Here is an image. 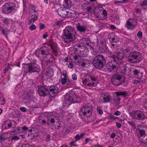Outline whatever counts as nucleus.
I'll use <instances>...</instances> for the list:
<instances>
[{
	"label": "nucleus",
	"mask_w": 147,
	"mask_h": 147,
	"mask_svg": "<svg viewBox=\"0 0 147 147\" xmlns=\"http://www.w3.org/2000/svg\"><path fill=\"white\" fill-rule=\"evenodd\" d=\"M8 135L6 134H2L0 137V140H3L4 139L8 138Z\"/></svg>",
	"instance_id": "nucleus-38"
},
{
	"label": "nucleus",
	"mask_w": 147,
	"mask_h": 147,
	"mask_svg": "<svg viewBox=\"0 0 147 147\" xmlns=\"http://www.w3.org/2000/svg\"><path fill=\"white\" fill-rule=\"evenodd\" d=\"M119 69V72L121 74L124 75L126 73V67L125 65H119L117 67Z\"/></svg>",
	"instance_id": "nucleus-28"
},
{
	"label": "nucleus",
	"mask_w": 147,
	"mask_h": 147,
	"mask_svg": "<svg viewBox=\"0 0 147 147\" xmlns=\"http://www.w3.org/2000/svg\"><path fill=\"white\" fill-rule=\"evenodd\" d=\"M127 93L125 91L118 92L117 94V96H121L124 97L127 96Z\"/></svg>",
	"instance_id": "nucleus-39"
},
{
	"label": "nucleus",
	"mask_w": 147,
	"mask_h": 147,
	"mask_svg": "<svg viewBox=\"0 0 147 147\" xmlns=\"http://www.w3.org/2000/svg\"><path fill=\"white\" fill-rule=\"evenodd\" d=\"M83 41L84 44L86 45L90 46L91 48H92L93 46H90L92 43L90 42V41L89 39L87 38H84L82 39Z\"/></svg>",
	"instance_id": "nucleus-32"
},
{
	"label": "nucleus",
	"mask_w": 147,
	"mask_h": 147,
	"mask_svg": "<svg viewBox=\"0 0 147 147\" xmlns=\"http://www.w3.org/2000/svg\"><path fill=\"white\" fill-rule=\"evenodd\" d=\"M49 90V94L52 97L56 96L59 92V88L56 86H50Z\"/></svg>",
	"instance_id": "nucleus-19"
},
{
	"label": "nucleus",
	"mask_w": 147,
	"mask_h": 147,
	"mask_svg": "<svg viewBox=\"0 0 147 147\" xmlns=\"http://www.w3.org/2000/svg\"><path fill=\"white\" fill-rule=\"evenodd\" d=\"M63 6L66 9L70 8L71 6V0H64Z\"/></svg>",
	"instance_id": "nucleus-29"
},
{
	"label": "nucleus",
	"mask_w": 147,
	"mask_h": 147,
	"mask_svg": "<svg viewBox=\"0 0 147 147\" xmlns=\"http://www.w3.org/2000/svg\"><path fill=\"white\" fill-rule=\"evenodd\" d=\"M29 20L28 24H30L34 22L38 18L37 11H36L35 7L33 5H31L29 7Z\"/></svg>",
	"instance_id": "nucleus-7"
},
{
	"label": "nucleus",
	"mask_w": 147,
	"mask_h": 147,
	"mask_svg": "<svg viewBox=\"0 0 147 147\" xmlns=\"http://www.w3.org/2000/svg\"><path fill=\"white\" fill-rule=\"evenodd\" d=\"M34 91L30 90L26 92L24 95V99H29L30 98L33 96Z\"/></svg>",
	"instance_id": "nucleus-26"
},
{
	"label": "nucleus",
	"mask_w": 147,
	"mask_h": 147,
	"mask_svg": "<svg viewBox=\"0 0 147 147\" xmlns=\"http://www.w3.org/2000/svg\"><path fill=\"white\" fill-rule=\"evenodd\" d=\"M1 31V32L2 34L5 36L6 38H7V32L8 31V30L7 29H3L0 28Z\"/></svg>",
	"instance_id": "nucleus-40"
},
{
	"label": "nucleus",
	"mask_w": 147,
	"mask_h": 147,
	"mask_svg": "<svg viewBox=\"0 0 147 147\" xmlns=\"http://www.w3.org/2000/svg\"><path fill=\"white\" fill-rule=\"evenodd\" d=\"M61 37L63 40L67 44H73L75 42L76 33L74 28L71 26L66 27L63 30Z\"/></svg>",
	"instance_id": "nucleus-1"
},
{
	"label": "nucleus",
	"mask_w": 147,
	"mask_h": 147,
	"mask_svg": "<svg viewBox=\"0 0 147 147\" xmlns=\"http://www.w3.org/2000/svg\"><path fill=\"white\" fill-rule=\"evenodd\" d=\"M108 38L109 41L112 42H117L119 41V38L114 33H109Z\"/></svg>",
	"instance_id": "nucleus-20"
},
{
	"label": "nucleus",
	"mask_w": 147,
	"mask_h": 147,
	"mask_svg": "<svg viewBox=\"0 0 147 147\" xmlns=\"http://www.w3.org/2000/svg\"><path fill=\"white\" fill-rule=\"evenodd\" d=\"M138 79V80H133L132 83L135 84H137L138 83L141 82L142 81V80H141L142 79Z\"/></svg>",
	"instance_id": "nucleus-47"
},
{
	"label": "nucleus",
	"mask_w": 147,
	"mask_h": 147,
	"mask_svg": "<svg viewBox=\"0 0 147 147\" xmlns=\"http://www.w3.org/2000/svg\"><path fill=\"white\" fill-rule=\"evenodd\" d=\"M128 123L129 125L131 126L132 128L133 129H136V128L138 127H136V123L133 121H129L128 122Z\"/></svg>",
	"instance_id": "nucleus-36"
},
{
	"label": "nucleus",
	"mask_w": 147,
	"mask_h": 147,
	"mask_svg": "<svg viewBox=\"0 0 147 147\" xmlns=\"http://www.w3.org/2000/svg\"><path fill=\"white\" fill-rule=\"evenodd\" d=\"M67 17L69 18H73L75 17L77 15V13L75 11L69 10L67 13Z\"/></svg>",
	"instance_id": "nucleus-30"
},
{
	"label": "nucleus",
	"mask_w": 147,
	"mask_h": 147,
	"mask_svg": "<svg viewBox=\"0 0 147 147\" xmlns=\"http://www.w3.org/2000/svg\"><path fill=\"white\" fill-rule=\"evenodd\" d=\"M86 77L91 80V82L87 83V86H96L98 82L97 77L94 75L87 74L86 75Z\"/></svg>",
	"instance_id": "nucleus-16"
},
{
	"label": "nucleus",
	"mask_w": 147,
	"mask_h": 147,
	"mask_svg": "<svg viewBox=\"0 0 147 147\" xmlns=\"http://www.w3.org/2000/svg\"><path fill=\"white\" fill-rule=\"evenodd\" d=\"M29 28L31 30H34L36 29V26L32 24V25L29 27Z\"/></svg>",
	"instance_id": "nucleus-51"
},
{
	"label": "nucleus",
	"mask_w": 147,
	"mask_h": 147,
	"mask_svg": "<svg viewBox=\"0 0 147 147\" xmlns=\"http://www.w3.org/2000/svg\"><path fill=\"white\" fill-rule=\"evenodd\" d=\"M84 133H82L80 135L77 134L75 137V139H76L77 140H79L82 137L84 136Z\"/></svg>",
	"instance_id": "nucleus-42"
},
{
	"label": "nucleus",
	"mask_w": 147,
	"mask_h": 147,
	"mask_svg": "<svg viewBox=\"0 0 147 147\" xmlns=\"http://www.w3.org/2000/svg\"><path fill=\"white\" fill-rule=\"evenodd\" d=\"M111 96L108 93H102L99 99V101L100 103H105L109 102L111 101Z\"/></svg>",
	"instance_id": "nucleus-15"
},
{
	"label": "nucleus",
	"mask_w": 147,
	"mask_h": 147,
	"mask_svg": "<svg viewBox=\"0 0 147 147\" xmlns=\"http://www.w3.org/2000/svg\"><path fill=\"white\" fill-rule=\"evenodd\" d=\"M30 144H22L21 146V147H30Z\"/></svg>",
	"instance_id": "nucleus-53"
},
{
	"label": "nucleus",
	"mask_w": 147,
	"mask_h": 147,
	"mask_svg": "<svg viewBox=\"0 0 147 147\" xmlns=\"http://www.w3.org/2000/svg\"><path fill=\"white\" fill-rule=\"evenodd\" d=\"M139 126H138L136 128V130L138 131L137 132L138 136L139 138L141 139H142L143 138L146 136V131L144 130H140L139 129Z\"/></svg>",
	"instance_id": "nucleus-22"
},
{
	"label": "nucleus",
	"mask_w": 147,
	"mask_h": 147,
	"mask_svg": "<svg viewBox=\"0 0 147 147\" xmlns=\"http://www.w3.org/2000/svg\"><path fill=\"white\" fill-rule=\"evenodd\" d=\"M23 70L24 73L29 74L32 72H36L38 73L40 71V68L39 66L36 63H30L25 65Z\"/></svg>",
	"instance_id": "nucleus-3"
},
{
	"label": "nucleus",
	"mask_w": 147,
	"mask_h": 147,
	"mask_svg": "<svg viewBox=\"0 0 147 147\" xmlns=\"http://www.w3.org/2000/svg\"><path fill=\"white\" fill-rule=\"evenodd\" d=\"M51 49L53 53H56L57 52L56 47L53 45H51L47 46H43L40 48V53L42 55H45L47 57L50 54V50Z\"/></svg>",
	"instance_id": "nucleus-9"
},
{
	"label": "nucleus",
	"mask_w": 147,
	"mask_h": 147,
	"mask_svg": "<svg viewBox=\"0 0 147 147\" xmlns=\"http://www.w3.org/2000/svg\"><path fill=\"white\" fill-rule=\"evenodd\" d=\"M144 139H142L143 142V143L145 144H147V137L145 138L144 137Z\"/></svg>",
	"instance_id": "nucleus-58"
},
{
	"label": "nucleus",
	"mask_w": 147,
	"mask_h": 147,
	"mask_svg": "<svg viewBox=\"0 0 147 147\" xmlns=\"http://www.w3.org/2000/svg\"><path fill=\"white\" fill-rule=\"evenodd\" d=\"M40 30L44 29L45 27V25L42 23H40Z\"/></svg>",
	"instance_id": "nucleus-52"
},
{
	"label": "nucleus",
	"mask_w": 147,
	"mask_h": 147,
	"mask_svg": "<svg viewBox=\"0 0 147 147\" xmlns=\"http://www.w3.org/2000/svg\"><path fill=\"white\" fill-rule=\"evenodd\" d=\"M116 125L118 128H120L121 126V124L120 123L118 122L116 123Z\"/></svg>",
	"instance_id": "nucleus-64"
},
{
	"label": "nucleus",
	"mask_w": 147,
	"mask_h": 147,
	"mask_svg": "<svg viewBox=\"0 0 147 147\" xmlns=\"http://www.w3.org/2000/svg\"><path fill=\"white\" fill-rule=\"evenodd\" d=\"M75 144V142L72 141V142H71L70 143V145L71 146H77V145H76Z\"/></svg>",
	"instance_id": "nucleus-62"
},
{
	"label": "nucleus",
	"mask_w": 147,
	"mask_h": 147,
	"mask_svg": "<svg viewBox=\"0 0 147 147\" xmlns=\"http://www.w3.org/2000/svg\"><path fill=\"white\" fill-rule=\"evenodd\" d=\"M38 120L39 123H40L41 125H44L46 123V121L44 118L41 116L39 117Z\"/></svg>",
	"instance_id": "nucleus-34"
},
{
	"label": "nucleus",
	"mask_w": 147,
	"mask_h": 147,
	"mask_svg": "<svg viewBox=\"0 0 147 147\" xmlns=\"http://www.w3.org/2000/svg\"><path fill=\"white\" fill-rule=\"evenodd\" d=\"M92 111V107L87 105H84L81 109L84 116L87 117H90L91 115Z\"/></svg>",
	"instance_id": "nucleus-14"
},
{
	"label": "nucleus",
	"mask_w": 147,
	"mask_h": 147,
	"mask_svg": "<svg viewBox=\"0 0 147 147\" xmlns=\"http://www.w3.org/2000/svg\"><path fill=\"white\" fill-rule=\"evenodd\" d=\"M127 59L129 62L131 63L140 62L142 60L141 54L137 51L131 52L128 57Z\"/></svg>",
	"instance_id": "nucleus-6"
},
{
	"label": "nucleus",
	"mask_w": 147,
	"mask_h": 147,
	"mask_svg": "<svg viewBox=\"0 0 147 147\" xmlns=\"http://www.w3.org/2000/svg\"><path fill=\"white\" fill-rule=\"evenodd\" d=\"M78 98V96L76 93L66 94L64 101V105L68 107L73 103H77L79 101L77 99Z\"/></svg>",
	"instance_id": "nucleus-5"
},
{
	"label": "nucleus",
	"mask_w": 147,
	"mask_h": 147,
	"mask_svg": "<svg viewBox=\"0 0 147 147\" xmlns=\"http://www.w3.org/2000/svg\"><path fill=\"white\" fill-rule=\"evenodd\" d=\"M124 78L120 74H114L111 79L112 83L116 86H119L122 84L124 82Z\"/></svg>",
	"instance_id": "nucleus-12"
},
{
	"label": "nucleus",
	"mask_w": 147,
	"mask_h": 147,
	"mask_svg": "<svg viewBox=\"0 0 147 147\" xmlns=\"http://www.w3.org/2000/svg\"><path fill=\"white\" fill-rule=\"evenodd\" d=\"M94 8V4H91L90 5L87 6L84 8V11L86 12L92 13Z\"/></svg>",
	"instance_id": "nucleus-27"
},
{
	"label": "nucleus",
	"mask_w": 147,
	"mask_h": 147,
	"mask_svg": "<svg viewBox=\"0 0 147 147\" xmlns=\"http://www.w3.org/2000/svg\"><path fill=\"white\" fill-rule=\"evenodd\" d=\"M97 111L99 114L102 115L103 113L102 110L101 109L100 107H97Z\"/></svg>",
	"instance_id": "nucleus-50"
},
{
	"label": "nucleus",
	"mask_w": 147,
	"mask_h": 147,
	"mask_svg": "<svg viewBox=\"0 0 147 147\" xmlns=\"http://www.w3.org/2000/svg\"><path fill=\"white\" fill-rule=\"evenodd\" d=\"M47 119V124L52 126L53 129H58L60 127V121L57 117L53 115H48Z\"/></svg>",
	"instance_id": "nucleus-4"
},
{
	"label": "nucleus",
	"mask_w": 147,
	"mask_h": 147,
	"mask_svg": "<svg viewBox=\"0 0 147 147\" xmlns=\"http://www.w3.org/2000/svg\"><path fill=\"white\" fill-rule=\"evenodd\" d=\"M13 123H14L15 124L16 123V121L13 120H8L3 123V125H7V126H5V128L7 129L10 127L12 126V124Z\"/></svg>",
	"instance_id": "nucleus-25"
},
{
	"label": "nucleus",
	"mask_w": 147,
	"mask_h": 147,
	"mask_svg": "<svg viewBox=\"0 0 147 147\" xmlns=\"http://www.w3.org/2000/svg\"><path fill=\"white\" fill-rule=\"evenodd\" d=\"M78 61L79 64L82 67H84L86 63L82 59H78Z\"/></svg>",
	"instance_id": "nucleus-37"
},
{
	"label": "nucleus",
	"mask_w": 147,
	"mask_h": 147,
	"mask_svg": "<svg viewBox=\"0 0 147 147\" xmlns=\"http://www.w3.org/2000/svg\"><path fill=\"white\" fill-rule=\"evenodd\" d=\"M109 57L111 59L110 61L107 63L106 65L107 68L111 72H114L116 71L118 67L117 61L114 58L113 55L109 56Z\"/></svg>",
	"instance_id": "nucleus-8"
},
{
	"label": "nucleus",
	"mask_w": 147,
	"mask_h": 147,
	"mask_svg": "<svg viewBox=\"0 0 147 147\" xmlns=\"http://www.w3.org/2000/svg\"><path fill=\"white\" fill-rule=\"evenodd\" d=\"M16 6L15 3L13 2L6 3L3 6L2 12L6 14H9L15 9Z\"/></svg>",
	"instance_id": "nucleus-11"
},
{
	"label": "nucleus",
	"mask_w": 147,
	"mask_h": 147,
	"mask_svg": "<svg viewBox=\"0 0 147 147\" xmlns=\"http://www.w3.org/2000/svg\"><path fill=\"white\" fill-rule=\"evenodd\" d=\"M68 11L66 10L65 8L61 7L58 10V13L61 16L67 17Z\"/></svg>",
	"instance_id": "nucleus-21"
},
{
	"label": "nucleus",
	"mask_w": 147,
	"mask_h": 147,
	"mask_svg": "<svg viewBox=\"0 0 147 147\" xmlns=\"http://www.w3.org/2000/svg\"><path fill=\"white\" fill-rule=\"evenodd\" d=\"M147 3L145 0H144L142 3H140V5L141 6H144L146 5Z\"/></svg>",
	"instance_id": "nucleus-59"
},
{
	"label": "nucleus",
	"mask_w": 147,
	"mask_h": 147,
	"mask_svg": "<svg viewBox=\"0 0 147 147\" xmlns=\"http://www.w3.org/2000/svg\"><path fill=\"white\" fill-rule=\"evenodd\" d=\"M3 21L4 24L8 25L9 24V20L8 19H5L3 20Z\"/></svg>",
	"instance_id": "nucleus-48"
},
{
	"label": "nucleus",
	"mask_w": 147,
	"mask_h": 147,
	"mask_svg": "<svg viewBox=\"0 0 147 147\" xmlns=\"http://www.w3.org/2000/svg\"><path fill=\"white\" fill-rule=\"evenodd\" d=\"M40 48L39 49H37L35 52V53L37 57H40L41 54L40 53Z\"/></svg>",
	"instance_id": "nucleus-44"
},
{
	"label": "nucleus",
	"mask_w": 147,
	"mask_h": 147,
	"mask_svg": "<svg viewBox=\"0 0 147 147\" xmlns=\"http://www.w3.org/2000/svg\"><path fill=\"white\" fill-rule=\"evenodd\" d=\"M76 26L77 30L81 33H84L87 30L86 26H81L79 23L77 24Z\"/></svg>",
	"instance_id": "nucleus-24"
},
{
	"label": "nucleus",
	"mask_w": 147,
	"mask_h": 147,
	"mask_svg": "<svg viewBox=\"0 0 147 147\" xmlns=\"http://www.w3.org/2000/svg\"><path fill=\"white\" fill-rule=\"evenodd\" d=\"M90 80L89 78H87L86 77V78L84 80H82V82L84 84H86L87 83L89 82Z\"/></svg>",
	"instance_id": "nucleus-45"
},
{
	"label": "nucleus",
	"mask_w": 147,
	"mask_h": 147,
	"mask_svg": "<svg viewBox=\"0 0 147 147\" xmlns=\"http://www.w3.org/2000/svg\"><path fill=\"white\" fill-rule=\"evenodd\" d=\"M126 27L128 29L132 30L135 27L134 22L133 19H129L126 24Z\"/></svg>",
	"instance_id": "nucleus-23"
},
{
	"label": "nucleus",
	"mask_w": 147,
	"mask_h": 147,
	"mask_svg": "<svg viewBox=\"0 0 147 147\" xmlns=\"http://www.w3.org/2000/svg\"><path fill=\"white\" fill-rule=\"evenodd\" d=\"M38 93L40 96H46L49 94V90L47 86H40L38 89Z\"/></svg>",
	"instance_id": "nucleus-17"
},
{
	"label": "nucleus",
	"mask_w": 147,
	"mask_h": 147,
	"mask_svg": "<svg viewBox=\"0 0 147 147\" xmlns=\"http://www.w3.org/2000/svg\"><path fill=\"white\" fill-rule=\"evenodd\" d=\"M129 73L133 77L138 79H142L143 74L145 69H132L131 68H128Z\"/></svg>",
	"instance_id": "nucleus-10"
},
{
	"label": "nucleus",
	"mask_w": 147,
	"mask_h": 147,
	"mask_svg": "<svg viewBox=\"0 0 147 147\" xmlns=\"http://www.w3.org/2000/svg\"><path fill=\"white\" fill-rule=\"evenodd\" d=\"M20 109L22 111L24 112H26L27 111L26 108L24 107H20Z\"/></svg>",
	"instance_id": "nucleus-54"
},
{
	"label": "nucleus",
	"mask_w": 147,
	"mask_h": 147,
	"mask_svg": "<svg viewBox=\"0 0 147 147\" xmlns=\"http://www.w3.org/2000/svg\"><path fill=\"white\" fill-rule=\"evenodd\" d=\"M48 64V63L45 61H42V65L43 66H46Z\"/></svg>",
	"instance_id": "nucleus-61"
},
{
	"label": "nucleus",
	"mask_w": 147,
	"mask_h": 147,
	"mask_svg": "<svg viewBox=\"0 0 147 147\" xmlns=\"http://www.w3.org/2000/svg\"><path fill=\"white\" fill-rule=\"evenodd\" d=\"M45 74L49 78L52 77L53 75L52 70L51 69H49L47 71L45 72Z\"/></svg>",
	"instance_id": "nucleus-33"
},
{
	"label": "nucleus",
	"mask_w": 147,
	"mask_h": 147,
	"mask_svg": "<svg viewBox=\"0 0 147 147\" xmlns=\"http://www.w3.org/2000/svg\"><path fill=\"white\" fill-rule=\"evenodd\" d=\"M22 132V129L21 127H17L14 131H13L11 132L15 134H17L18 133H21Z\"/></svg>",
	"instance_id": "nucleus-35"
},
{
	"label": "nucleus",
	"mask_w": 147,
	"mask_h": 147,
	"mask_svg": "<svg viewBox=\"0 0 147 147\" xmlns=\"http://www.w3.org/2000/svg\"><path fill=\"white\" fill-rule=\"evenodd\" d=\"M137 35L139 38L142 37V33L141 31H139L137 33Z\"/></svg>",
	"instance_id": "nucleus-56"
},
{
	"label": "nucleus",
	"mask_w": 147,
	"mask_h": 147,
	"mask_svg": "<svg viewBox=\"0 0 147 147\" xmlns=\"http://www.w3.org/2000/svg\"><path fill=\"white\" fill-rule=\"evenodd\" d=\"M72 79L73 80H76L77 79V76L75 74H73L72 75Z\"/></svg>",
	"instance_id": "nucleus-57"
},
{
	"label": "nucleus",
	"mask_w": 147,
	"mask_h": 147,
	"mask_svg": "<svg viewBox=\"0 0 147 147\" xmlns=\"http://www.w3.org/2000/svg\"><path fill=\"white\" fill-rule=\"evenodd\" d=\"M120 100L121 99L117 97L114 99L113 102L115 104V105H117L119 103Z\"/></svg>",
	"instance_id": "nucleus-43"
},
{
	"label": "nucleus",
	"mask_w": 147,
	"mask_h": 147,
	"mask_svg": "<svg viewBox=\"0 0 147 147\" xmlns=\"http://www.w3.org/2000/svg\"><path fill=\"white\" fill-rule=\"evenodd\" d=\"M106 63L105 58L103 55H100L94 57L92 64L96 69H100L103 67Z\"/></svg>",
	"instance_id": "nucleus-2"
},
{
	"label": "nucleus",
	"mask_w": 147,
	"mask_h": 147,
	"mask_svg": "<svg viewBox=\"0 0 147 147\" xmlns=\"http://www.w3.org/2000/svg\"><path fill=\"white\" fill-rule=\"evenodd\" d=\"M96 10L97 11H99L100 12H102V14L105 16H106L107 15V12L105 10L102 9L100 10L99 8H97Z\"/></svg>",
	"instance_id": "nucleus-41"
},
{
	"label": "nucleus",
	"mask_w": 147,
	"mask_h": 147,
	"mask_svg": "<svg viewBox=\"0 0 147 147\" xmlns=\"http://www.w3.org/2000/svg\"><path fill=\"white\" fill-rule=\"evenodd\" d=\"M20 139V138L17 136H15L12 137L11 138L12 140H14V141Z\"/></svg>",
	"instance_id": "nucleus-55"
},
{
	"label": "nucleus",
	"mask_w": 147,
	"mask_h": 147,
	"mask_svg": "<svg viewBox=\"0 0 147 147\" xmlns=\"http://www.w3.org/2000/svg\"><path fill=\"white\" fill-rule=\"evenodd\" d=\"M5 100L4 97L2 96L0 97V104L1 105L4 104L5 102Z\"/></svg>",
	"instance_id": "nucleus-46"
},
{
	"label": "nucleus",
	"mask_w": 147,
	"mask_h": 147,
	"mask_svg": "<svg viewBox=\"0 0 147 147\" xmlns=\"http://www.w3.org/2000/svg\"><path fill=\"white\" fill-rule=\"evenodd\" d=\"M131 114L134 119L138 120H143L145 117L143 113L138 110L133 111Z\"/></svg>",
	"instance_id": "nucleus-13"
},
{
	"label": "nucleus",
	"mask_w": 147,
	"mask_h": 147,
	"mask_svg": "<svg viewBox=\"0 0 147 147\" xmlns=\"http://www.w3.org/2000/svg\"><path fill=\"white\" fill-rule=\"evenodd\" d=\"M121 114V113L119 111H116L114 114V115H116L118 116Z\"/></svg>",
	"instance_id": "nucleus-63"
},
{
	"label": "nucleus",
	"mask_w": 147,
	"mask_h": 147,
	"mask_svg": "<svg viewBox=\"0 0 147 147\" xmlns=\"http://www.w3.org/2000/svg\"><path fill=\"white\" fill-rule=\"evenodd\" d=\"M22 132L23 131H26L28 129V128L26 126H24L23 127H22Z\"/></svg>",
	"instance_id": "nucleus-60"
},
{
	"label": "nucleus",
	"mask_w": 147,
	"mask_h": 147,
	"mask_svg": "<svg viewBox=\"0 0 147 147\" xmlns=\"http://www.w3.org/2000/svg\"><path fill=\"white\" fill-rule=\"evenodd\" d=\"M88 53V50L85 49L84 50L81 51L79 53V56L81 57H86Z\"/></svg>",
	"instance_id": "nucleus-31"
},
{
	"label": "nucleus",
	"mask_w": 147,
	"mask_h": 147,
	"mask_svg": "<svg viewBox=\"0 0 147 147\" xmlns=\"http://www.w3.org/2000/svg\"><path fill=\"white\" fill-rule=\"evenodd\" d=\"M108 55H113L114 58L116 59L117 61V60H121L123 62L124 61L125 59H126V57L124 55V54L123 53H121L119 52L116 53L114 55H112L111 52L109 51V53L108 54Z\"/></svg>",
	"instance_id": "nucleus-18"
},
{
	"label": "nucleus",
	"mask_w": 147,
	"mask_h": 147,
	"mask_svg": "<svg viewBox=\"0 0 147 147\" xmlns=\"http://www.w3.org/2000/svg\"><path fill=\"white\" fill-rule=\"evenodd\" d=\"M61 82L63 84L65 85L67 83V79L65 78H61Z\"/></svg>",
	"instance_id": "nucleus-49"
}]
</instances>
